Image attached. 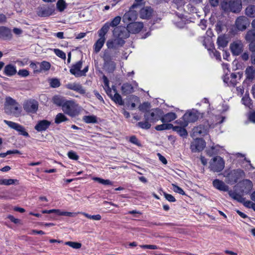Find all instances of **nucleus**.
I'll list each match as a JSON object with an SVG mask.
<instances>
[{"label": "nucleus", "mask_w": 255, "mask_h": 255, "mask_svg": "<svg viewBox=\"0 0 255 255\" xmlns=\"http://www.w3.org/2000/svg\"><path fill=\"white\" fill-rule=\"evenodd\" d=\"M163 112L161 110L156 108L150 111L146 112L144 115V120H148L151 123H154L160 120Z\"/></svg>", "instance_id": "obj_4"}, {"label": "nucleus", "mask_w": 255, "mask_h": 255, "mask_svg": "<svg viewBox=\"0 0 255 255\" xmlns=\"http://www.w3.org/2000/svg\"><path fill=\"white\" fill-rule=\"evenodd\" d=\"M129 141L134 144H135L137 145H140L138 140L137 139V138L135 136H131L129 138Z\"/></svg>", "instance_id": "obj_62"}, {"label": "nucleus", "mask_w": 255, "mask_h": 255, "mask_svg": "<svg viewBox=\"0 0 255 255\" xmlns=\"http://www.w3.org/2000/svg\"><path fill=\"white\" fill-rule=\"evenodd\" d=\"M247 78L250 80H253L255 78V69L252 66L247 68L245 71Z\"/></svg>", "instance_id": "obj_32"}, {"label": "nucleus", "mask_w": 255, "mask_h": 255, "mask_svg": "<svg viewBox=\"0 0 255 255\" xmlns=\"http://www.w3.org/2000/svg\"><path fill=\"white\" fill-rule=\"evenodd\" d=\"M121 17L120 16L115 17L112 21L109 23L110 26L117 27V26L120 23Z\"/></svg>", "instance_id": "obj_49"}, {"label": "nucleus", "mask_w": 255, "mask_h": 255, "mask_svg": "<svg viewBox=\"0 0 255 255\" xmlns=\"http://www.w3.org/2000/svg\"><path fill=\"white\" fill-rule=\"evenodd\" d=\"M230 49L234 55H239L243 51L244 45L241 40H236L230 44Z\"/></svg>", "instance_id": "obj_12"}, {"label": "nucleus", "mask_w": 255, "mask_h": 255, "mask_svg": "<svg viewBox=\"0 0 255 255\" xmlns=\"http://www.w3.org/2000/svg\"><path fill=\"white\" fill-rule=\"evenodd\" d=\"M213 185L215 188L220 191H227L229 190V186L219 179H215L213 181Z\"/></svg>", "instance_id": "obj_18"}, {"label": "nucleus", "mask_w": 255, "mask_h": 255, "mask_svg": "<svg viewBox=\"0 0 255 255\" xmlns=\"http://www.w3.org/2000/svg\"><path fill=\"white\" fill-rule=\"evenodd\" d=\"M206 144L204 140L201 138H197L191 144V149L193 152L202 150L205 147Z\"/></svg>", "instance_id": "obj_14"}, {"label": "nucleus", "mask_w": 255, "mask_h": 255, "mask_svg": "<svg viewBox=\"0 0 255 255\" xmlns=\"http://www.w3.org/2000/svg\"><path fill=\"white\" fill-rule=\"evenodd\" d=\"M250 23L249 19L245 16L238 17L235 22L236 27L238 30L241 31L245 30Z\"/></svg>", "instance_id": "obj_11"}, {"label": "nucleus", "mask_w": 255, "mask_h": 255, "mask_svg": "<svg viewBox=\"0 0 255 255\" xmlns=\"http://www.w3.org/2000/svg\"><path fill=\"white\" fill-rule=\"evenodd\" d=\"M231 174L234 176V180L235 182H237L239 179L244 176L245 173L243 170L238 169L232 171Z\"/></svg>", "instance_id": "obj_28"}, {"label": "nucleus", "mask_w": 255, "mask_h": 255, "mask_svg": "<svg viewBox=\"0 0 255 255\" xmlns=\"http://www.w3.org/2000/svg\"><path fill=\"white\" fill-rule=\"evenodd\" d=\"M139 247L142 249H147L150 250H157L159 249V247L157 246L152 245H140Z\"/></svg>", "instance_id": "obj_56"}, {"label": "nucleus", "mask_w": 255, "mask_h": 255, "mask_svg": "<svg viewBox=\"0 0 255 255\" xmlns=\"http://www.w3.org/2000/svg\"><path fill=\"white\" fill-rule=\"evenodd\" d=\"M20 109L19 107L18 104L17 103L12 106L10 109L9 113H6L8 115H13L14 116L18 117L20 115Z\"/></svg>", "instance_id": "obj_31"}, {"label": "nucleus", "mask_w": 255, "mask_h": 255, "mask_svg": "<svg viewBox=\"0 0 255 255\" xmlns=\"http://www.w3.org/2000/svg\"><path fill=\"white\" fill-rule=\"evenodd\" d=\"M121 90L123 94L127 95L134 92L133 87L130 84L125 83L122 87Z\"/></svg>", "instance_id": "obj_25"}, {"label": "nucleus", "mask_w": 255, "mask_h": 255, "mask_svg": "<svg viewBox=\"0 0 255 255\" xmlns=\"http://www.w3.org/2000/svg\"><path fill=\"white\" fill-rule=\"evenodd\" d=\"M244 206L248 208H252L255 211V203L250 200L247 201L244 203Z\"/></svg>", "instance_id": "obj_55"}, {"label": "nucleus", "mask_w": 255, "mask_h": 255, "mask_svg": "<svg viewBox=\"0 0 255 255\" xmlns=\"http://www.w3.org/2000/svg\"><path fill=\"white\" fill-rule=\"evenodd\" d=\"M65 245L70 246L73 249H79L80 243L73 242H66L64 243Z\"/></svg>", "instance_id": "obj_52"}, {"label": "nucleus", "mask_w": 255, "mask_h": 255, "mask_svg": "<svg viewBox=\"0 0 255 255\" xmlns=\"http://www.w3.org/2000/svg\"><path fill=\"white\" fill-rule=\"evenodd\" d=\"M110 27L109 22H106L99 30L98 34L100 38H105V35L108 32Z\"/></svg>", "instance_id": "obj_29"}, {"label": "nucleus", "mask_w": 255, "mask_h": 255, "mask_svg": "<svg viewBox=\"0 0 255 255\" xmlns=\"http://www.w3.org/2000/svg\"><path fill=\"white\" fill-rule=\"evenodd\" d=\"M66 117L62 113H59L57 115L55 119V123L56 124H60L63 122L67 121Z\"/></svg>", "instance_id": "obj_44"}, {"label": "nucleus", "mask_w": 255, "mask_h": 255, "mask_svg": "<svg viewBox=\"0 0 255 255\" xmlns=\"http://www.w3.org/2000/svg\"><path fill=\"white\" fill-rule=\"evenodd\" d=\"M17 74L21 77H26L29 75V71L26 69H20L18 71Z\"/></svg>", "instance_id": "obj_57"}, {"label": "nucleus", "mask_w": 255, "mask_h": 255, "mask_svg": "<svg viewBox=\"0 0 255 255\" xmlns=\"http://www.w3.org/2000/svg\"><path fill=\"white\" fill-rule=\"evenodd\" d=\"M164 196L165 199L169 202H174L176 201L175 198L171 194L164 193Z\"/></svg>", "instance_id": "obj_59"}, {"label": "nucleus", "mask_w": 255, "mask_h": 255, "mask_svg": "<svg viewBox=\"0 0 255 255\" xmlns=\"http://www.w3.org/2000/svg\"><path fill=\"white\" fill-rule=\"evenodd\" d=\"M62 107L63 112L71 116H75L77 113V105L73 101H66Z\"/></svg>", "instance_id": "obj_6"}, {"label": "nucleus", "mask_w": 255, "mask_h": 255, "mask_svg": "<svg viewBox=\"0 0 255 255\" xmlns=\"http://www.w3.org/2000/svg\"><path fill=\"white\" fill-rule=\"evenodd\" d=\"M229 2H228L226 1H223L221 3L222 8L225 11H229L230 10V7L229 6Z\"/></svg>", "instance_id": "obj_61"}, {"label": "nucleus", "mask_w": 255, "mask_h": 255, "mask_svg": "<svg viewBox=\"0 0 255 255\" xmlns=\"http://www.w3.org/2000/svg\"><path fill=\"white\" fill-rule=\"evenodd\" d=\"M49 84L51 87L57 88L60 86V82L58 79L53 78L49 80Z\"/></svg>", "instance_id": "obj_47"}, {"label": "nucleus", "mask_w": 255, "mask_h": 255, "mask_svg": "<svg viewBox=\"0 0 255 255\" xmlns=\"http://www.w3.org/2000/svg\"><path fill=\"white\" fill-rule=\"evenodd\" d=\"M249 119L251 122L255 123V112L250 113L249 115Z\"/></svg>", "instance_id": "obj_64"}, {"label": "nucleus", "mask_w": 255, "mask_h": 255, "mask_svg": "<svg viewBox=\"0 0 255 255\" xmlns=\"http://www.w3.org/2000/svg\"><path fill=\"white\" fill-rule=\"evenodd\" d=\"M136 6V4H133L129 10L125 13L123 17V21L124 23H128L136 19L137 12L133 9Z\"/></svg>", "instance_id": "obj_8"}, {"label": "nucleus", "mask_w": 255, "mask_h": 255, "mask_svg": "<svg viewBox=\"0 0 255 255\" xmlns=\"http://www.w3.org/2000/svg\"><path fill=\"white\" fill-rule=\"evenodd\" d=\"M242 102L243 104L246 106L250 108L252 105L251 100L248 95H245L242 99Z\"/></svg>", "instance_id": "obj_46"}, {"label": "nucleus", "mask_w": 255, "mask_h": 255, "mask_svg": "<svg viewBox=\"0 0 255 255\" xmlns=\"http://www.w3.org/2000/svg\"><path fill=\"white\" fill-rule=\"evenodd\" d=\"M237 76L235 73H232L230 75V78L225 75L224 77L223 81L225 83L229 86H235L237 84Z\"/></svg>", "instance_id": "obj_22"}, {"label": "nucleus", "mask_w": 255, "mask_h": 255, "mask_svg": "<svg viewBox=\"0 0 255 255\" xmlns=\"http://www.w3.org/2000/svg\"><path fill=\"white\" fill-rule=\"evenodd\" d=\"M93 180L95 181L98 182V183L105 185H112L113 182L109 179H104L99 177H93Z\"/></svg>", "instance_id": "obj_40"}, {"label": "nucleus", "mask_w": 255, "mask_h": 255, "mask_svg": "<svg viewBox=\"0 0 255 255\" xmlns=\"http://www.w3.org/2000/svg\"><path fill=\"white\" fill-rule=\"evenodd\" d=\"M228 41L224 35H220L217 39V44L219 48L227 46Z\"/></svg>", "instance_id": "obj_33"}, {"label": "nucleus", "mask_w": 255, "mask_h": 255, "mask_svg": "<svg viewBox=\"0 0 255 255\" xmlns=\"http://www.w3.org/2000/svg\"><path fill=\"white\" fill-rule=\"evenodd\" d=\"M38 66L40 67V73L43 71H47L50 68L51 65L49 62L43 61L41 62H37Z\"/></svg>", "instance_id": "obj_35"}, {"label": "nucleus", "mask_w": 255, "mask_h": 255, "mask_svg": "<svg viewBox=\"0 0 255 255\" xmlns=\"http://www.w3.org/2000/svg\"><path fill=\"white\" fill-rule=\"evenodd\" d=\"M194 133L204 135L206 133V130L204 128L201 126L196 127L194 128Z\"/></svg>", "instance_id": "obj_43"}, {"label": "nucleus", "mask_w": 255, "mask_h": 255, "mask_svg": "<svg viewBox=\"0 0 255 255\" xmlns=\"http://www.w3.org/2000/svg\"><path fill=\"white\" fill-rule=\"evenodd\" d=\"M17 72L15 66L12 64L6 65L3 70V73L7 76H12Z\"/></svg>", "instance_id": "obj_21"}, {"label": "nucleus", "mask_w": 255, "mask_h": 255, "mask_svg": "<svg viewBox=\"0 0 255 255\" xmlns=\"http://www.w3.org/2000/svg\"><path fill=\"white\" fill-rule=\"evenodd\" d=\"M66 88L73 90L75 91L78 92L80 91V86L76 83H69L66 85Z\"/></svg>", "instance_id": "obj_48"}, {"label": "nucleus", "mask_w": 255, "mask_h": 255, "mask_svg": "<svg viewBox=\"0 0 255 255\" xmlns=\"http://www.w3.org/2000/svg\"><path fill=\"white\" fill-rule=\"evenodd\" d=\"M55 11L54 5L50 6L42 5L40 6L37 8V14L41 17H46L52 15Z\"/></svg>", "instance_id": "obj_7"}, {"label": "nucleus", "mask_w": 255, "mask_h": 255, "mask_svg": "<svg viewBox=\"0 0 255 255\" xmlns=\"http://www.w3.org/2000/svg\"><path fill=\"white\" fill-rule=\"evenodd\" d=\"M173 125L171 124H163L161 125H157L155 127V129L157 130H163L165 129H169L172 128Z\"/></svg>", "instance_id": "obj_41"}, {"label": "nucleus", "mask_w": 255, "mask_h": 255, "mask_svg": "<svg viewBox=\"0 0 255 255\" xmlns=\"http://www.w3.org/2000/svg\"><path fill=\"white\" fill-rule=\"evenodd\" d=\"M66 6L67 4L64 0H58L56 3L57 8L60 12L63 11Z\"/></svg>", "instance_id": "obj_42"}, {"label": "nucleus", "mask_w": 255, "mask_h": 255, "mask_svg": "<svg viewBox=\"0 0 255 255\" xmlns=\"http://www.w3.org/2000/svg\"><path fill=\"white\" fill-rule=\"evenodd\" d=\"M130 33L126 28L122 26H118L114 28L113 30V35L115 37L119 38V41L121 42L122 44L124 43V41L122 39H126L129 36Z\"/></svg>", "instance_id": "obj_5"}, {"label": "nucleus", "mask_w": 255, "mask_h": 255, "mask_svg": "<svg viewBox=\"0 0 255 255\" xmlns=\"http://www.w3.org/2000/svg\"><path fill=\"white\" fill-rule=\"evenodd\" d=\"M70 73L76 77L80 76V62H78L76 64L73 65L70 70Z\"/></svg>", "instance_id": "obj_34"}, {"label": "nucleus", "mask_w": 255, "mask_h": 255, "mask_svg": "<svg viewBox=\"0 0 255 255\" xmlns=\"http://www.w3.org/2000/svg\"><path fill=\"white\" fill-rule=\"evenodd\" d=\"M38 65L37 62H31L29 66L33 70L34 73H40V67L38 68Z\"/></svg>", "instance_id": "obj_53"}, {"label": "nucleus", "mask_w": 255, "mask_h": 255, "mask_svg": "<svg viewBox=\"0 0 255 255\" xmlns=\"http://www.w3.org/2000/svg\"><path fill=\"white\" fill-rule=\"evenodd\" d=\"M177 118L175 113L170 112L164 115L161 116L160 120L163 123H169L173 121Z\"/></svg>", "instance_id": "obj_24"}, {"label": "nucleus", "mask_w": 255, "mask_h": 255, "mask_svg": "<svg viewBox=\"0 0 255 255\" xmlns=\"http://www.w3.org/2000/svg\"><path fill=\"white\" fill-rule=\"evenodd\" d=\"M53 101L55 104H56L57 105L61 106L63 104L64 102H63V100L61 98H60L58 96H55L53 98Z\"/></svg>", "instance_id": "obj_58"}, {"label": "nucleus", "mask_w": 255, "mask_h": 255, "mask_svg": "<svg viewBox=\"0 0 255 255\" xmlns=\"http://www.w3.org/2000/svg\"><path fill=\"white\" fill-rule=\"evenodd\" d=\"M106 45L108 48H111V49L115 48V41L114 40H108L107 42Z\"/></svg>", "instance_id": "obj_63"}, {"label": "nucleus", "mask_w": 255, "mask_h": 255, "mask_svg": "<svg viewBox=\"0 0 255 255\" xmlns=\"http://www.w3.org/2000/svg\"><path fill=\"white\" fill-rule=\"evenodd\" d=\"M13 184H18V180L13 179H0V185H10Z\"/></svg>", "instance_id": "obj_37"}, {"label": "nucleus", "mask_w": 255, "mask_h": 255, "mask_svg": "<svg viewBox=\"0 0 255 255\" xmlns=\"http://www.w3.org/2000/svg\"><path fill=\"white\" fill-rule=\"evenodd\" d=\"M23 107L26 112L34 114L38 110V103L34 100H29L24 103Z\"/></svg>", "instance_id": "obj_9"}, {"label": "nucleus", "mask_w": 255, "mask_h": 255, "mask_svg": "<svg viewBox=\"0 0 255 255\" xmlns=\"http://www.w3.org/2000/svg\"><path fill=\"white\" fill-rule=\"evenodd\" d=\"M17 104L15 100L10 97H7L6 98V102L4 106V110L5 113H9L10 109L12 108V106Z\"/></svg>", "instance_id": "obj_26"}, {"label": "nucleus", "mask_w": 255, "mask_h": 255, "mask_svg": "<svg viewBox=\"0 0 255 255\" xmlns=\"http://www.w3.org/2000/svg\"><path fill=\"white\" fill-rule=\"evenodd\" d=\"M149 108V104L148 103H144L143 104L140 105L138 108L140 111H146Z\"/></svg>", "instance_id": "obj_60"}, {"label": "nucleus", "mask_w": 255, "mask_h": 255, "mask_svg": "<svg viewBox=\"0 0 255 255\" xmlns=\"http://www.w3.org/2000/svg\"><path fill=\"white\" fill-rule=\"evenodd\" d=\"M184 128L185 127H183V126L181 127L179 126L174 127L173 126L172 128L174 131L177 132L180 135V136L182 137H186L188 133Z\"/></svg>", "instance_id": "obj_30"}, {"label": "nucleus", "mask_w": 255, "mask_h": 255, "mask_svg": "<svg viewBox=\"0 0 255 255\" xmlns=\"http://www.w3.org/2000/svg\"><path fill=\"white\" fill-rule=\"evenodd\" d=\"M152 12V10L150 7H144L140 10V17L142 19H148L151 16Z\"/></svg>", "instance_id": "obj_23"}, {"label": "nucleus", "mask_w": 255, "mask_h": 255, "mask_svg": "<svg viewBox=\"0 0 255 255\" xmlns=\"http://www.w3.org/2000/svg\"><path fill=\"white\" fill-rule=\"evenodd\" d=\"M128 31L132 34L139 33L143 28V24L141 22H131L127 25Z\"/></svg>", "instance_id": "obj_13"}, {"label": "nucleus", "mask_w": 255, "mask_h": 255, "mask_svg": "<svg viewBox=\"0 0 255 255\" xmlns=\"http://www.w3.org/2000/svg\"><path fill=\"white\" fill-rule=\"evenodd\" d=\"M224 167L225 161L219 156L214 157L210 162L209 168L213 172H220L223 170Z\"/></svg>", "instance_id": "obj_3"}, {"label": "nucleus", "mask_w": 255, "mask_h": 255, "mask_svg": "<svg viewBox=\"0 0 255 255\" xmlns=\"http://www.w3.org/2000/svg\"><path fill=\"white\" fill-rule=\"evenodd\" d=\"M230 10L234 12H239L242 8L241 0H231L229 4Z\"/></svg>", "instance_id": "obj_15"}, {"label": "nucleus", "mask_w": 255, "mask_h": 255, "mask_svg": "<svg viewBox=\"0 0 255 255\" xmlns=\"http://www.w3.org/2000/svg\"><path fill=\"white\" fill-rule=\"evenodd\" d=\"M104 81V88L107 95L112 99V100L116 104L122 106L124 104V102L122 99L121 96L118 93L115 86H113L111 89L109 86V82L105 76L103 77Z\"/></svg>", "instance_id": "obj_1"}, {"label": "nucleus", "mask_w": 255, "mask_h": 255, "mask_svg": "<svg viewBox=\"0 0 255 255\" xmlns=\"http://www.w3.org/2000/svg\"><path fill=\"white\" fill-rule=\"evenodd\" d=\"M51 125V122L47 120H41L38 121L35 125L34 128L38 131H42L46 130Z\"/></svg>", "instance_id": "obj_16"}, {"label": "nucleus", "mask_w": 255, "mask_h": 255, "mask_svg": "<svg viewBox=\"0 0 255 255\" xmlns=\"http://www.w3.org/2000/svg\"><path fill=\"white\" fill-rule=\"evenodd\" d=\"M151 123L148 120H144L143 122H138L137 125L142 129H148L151 127Z\"/></svg>", "instance_id": "obj_39"}, {"label": "nucleus", "mask_w": 255, "mask_h": 255, "mask_svg": "<svg viewBox=\"0 0 255 255\" xmlns=\"http://www.w3.org/2000/svg\"><path fill=\"white\" fill-rule=\"evenodd\" d=\"M200 116V113L195 109H192L186 112L181 120L176 121L177 124L183 127H186L190 123L196 122Z\"/></svg>", "instance_id": "obj_2"}, {"label": "nucleus", "mask_w": 255, "mask_h": 255, "mask_svg": "<svg viewBox=\"0 0 255 255\" xmlns=\"http://www.w3.org/2000/svg\"><path fill=\"white\" fill-rule=\"evenodd\" d=\"M54 53L59 57H60L63 59H66V54L62 50H61L59 49H54Z\"/></svg>", "instance_id": "obj_50"}, {"label": "nucleus", "mask_w": 255, "mask_h": 255, "mask_svg": "<svg viewBox=\"0 0 255 255\" xmlns=\"http://www.w3.org/2000/svg\"><path fill=\"white\" fill-rule=\"evenodd\" d=\"M246 40L252 41L255 39V30L249 31L245 36Z\"/></svg>", "instance_id": "obj_45"}, {"label": "nucleus", "mask_w": 255, "mask_h": 255, "mask_svg": "<svg viewBox=\"0 0 255 255\" xmlns=\"http://www.w3.org/2000/svg\"><path fill=\"white\" fill-rule=\"evenodd\" d=\"M246 14L250 17H255V5H250L245 10Z\"/></svg>", "instance_id": "obj_36"}, {"label": "nucleus", "mask_w": 255, "mask_h": 255, "mask_svg": "<svg viewBox=\"0 0 255 255\" xmlns=\"http://www.w3.org/2000/svg\"><path fill=\"white\" fill-rule=\"evenodd\" d=\"M12 38L11 30L4 26H0V38L7 40Z\"/></svg>", "instance_id": "obj_19"}, {"label": "nucleus", "mask_w": 255, "mask_h": 255, "mask_svg": "<svg viewBox=\"0 0 255 255\" xmlns=\"http://www.w3.org/2000/svg\"><path fill=\"white\" fill-rule=\"evenodd\" d=\"M229 195L233 199L237 201L238 202L243 203L244 205V203L247 201H246L245 198H244L243 195L244 194L242 193V195L236 192V191L230 190L229 191Z\"/></svg>", "instance_id": "obj_20"}, {"label": "nucleus", "mask_w": 255, "mask_h": 255, "mask_svg": "<svg viewBox=\"0 0 255 255\" xmlns=\"http://www.w3.org/2000/svg\"><path fill=\"white\" fill-rule=\"evenodd\" d=\"M106 40V38H99L95 43L94 50L96 53L99 52L103 46Z\"/></svg>", "instance_id": "obj_27"}, {"label": "nucleus", "mask_w": 255, "mask_h": 255, "mask_svg": "<svg viewBox=\"0 0 255 255\" xmlns=\"http://www.w3.org/2000/svg\"><path fill=\"white\" fill-rule=\"evenodd\" d=\"M253 183L249 179L244 180L242 182V193L248 194L253 188Z\"/></svg>", "instance_id": "obj_17"}, {"label": "nucleus", "mask_w": 255, "mask_h": 255, "mask_svg": "<svg viewBox=\"0 0 255 255\" xmlns=\"http://www.w3.org/2000/svg\"><path fill=\"white\" fill-rule=\"evenodd\" d=\"M83 119L85 123L88 124L98 123L97 118L94 115L84 116Z\"/></svg>", "instance_id": "obj_38"}, {"label": "nucleus", "mask_w": 255, "mask_h": 255, "mask_svg": "<svg viewBox=\"0 0 255 255\" xmlns=\"http://www.w3.org/2000/svg\"><path fill=\"white\" fill-rule=\"evenodd\" d=\"M3 122L5 124H6L9 128L14 129L15 130L19 132V133L20 134L26 137H28L29 136L28 132L25 131L24 128L21 126L20 125L7 120H4Z\"/></svg>", "instance_id": "obj_10"}, {"label": "nucleus", "mask_w": 255, "mask_h": 255, "mask_svg": "<svg viewBox=\"0 0 255 255\" xmlns=\"http://www.w3.org/2000/svg\"><path fill=\"white\" fill-rule=\"evenodd\" d=\"M67 155L69 158L71 159L77 160L79 158L78 155L76 153V152L73 151H69Z\"/></svg>", "instance_id": "obj_54"}, {"label": "nucleus", "mask_w": 255, "mask_h": 255, "mask_svg": "<svg viewBox=\"0 0 255 255\" xmlns=\"http://www.w3.org/2000/svg\"><path fill=\"white\" fill-rule=\"evenodd\" d=\"M172 189L173 190L176 192V193H179L181 195H185V192L183 191V190L180 188V187L176 185L175 184H172Z\"/></svg>", "instance_id": "obj_51"}]
</instances>
